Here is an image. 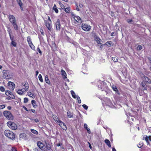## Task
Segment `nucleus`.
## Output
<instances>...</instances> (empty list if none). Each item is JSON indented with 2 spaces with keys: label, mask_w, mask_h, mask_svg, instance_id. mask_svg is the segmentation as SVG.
Returning <instances> with one entry per match:
<instances>
[{
  "label": "nucleus",
  "mask_w": 151,
  "mask_h": 151,
  "mask_svg": "<svg viewBox=\"0 0 151 151\" xmlns=\"http://www.w3.org/2000/svg\"><path fill=\"white\" fill-rule=\"evenodd\" d=\"M4 135L9 139H13L15 138V135L14 133L9 130H6L4 132Z\"/></svg>",
  "instance_id": "1"
},
{
  "label": "nucleus",
  "mask_w": 151,
  "mask_h": 151,
  "mask_svg": "<svg viewBox=\"0 0 151 151\" xmlns=\"http://www.w3.org/2000/svg\"><path fill=\"white\" fill-rule=\"evenodd\" d=\"M3 114L6 118L9 120H12L14 119L13 115L10 111H4L3 112Z\"/></svg>",
  "instance_id": "2"
},
{
  "label": "nucleus",
  "mask_w": 151,
  "mask_h": 151,
  "mask_svg": "<svg viewBox=\"0 0 151 151\" xmlns=\"http://www.w3.org/2000/svg\"><path fill=\"white\" fill-rule=\"evenodd\" d=\"M7 124L8 127L12 129L15 130L17 129V126L14 122L9 121L7 122Z\"/></svg>",
  "instance_id": "3"
},
{
  "label": "nucleus",
  "mask_w": 151,
  "mask_h": 151,
  "mask_svg": "<svg viewBox=\"0 0 151 151\" xmlns=\"http://www.w3.org/2000/svg\"><path fill=\"white\" fill-rule=\"evenodd\" d=\"M82 28L84 30L88 31L90 30L91 27L87 24H83L82 25Z\"/></svg>",
  "instance_id": "4"
},
{
  "label": "nucleus",
  "mask_w": 151,
  "mask_h": 151,
  "mask_svg": "<svg viewBox=\"0 0 151 151\" xmlns=\"http://www.w3.org/2000/svg\"><path fill=\"white\" fill-rule=\"evenodd\" d=\"M59 125L63 130H66L67 128L65 124L61 121H59Z\"/></svg>",
  "instance_id": "5"
},
{
  "label": "nucleus",
  "mask_w": 151,
  "mask_h": 151,
  "mask_svg": "<svg viewBox=\"0 0 151 151\" xmlns=\"http://www.w3.org/2000/svg\"><path fill=\"white\" fill-rule=\"evenodd\" d=\"M8 17L10 22L12 24L16 22V18L14 16L10 14L8 16Z\"/></svg>",
  "instance_id": "6"
},
{
  "label": "nucleus",
  "mask_w": 151,
  "mask_h": 151,
  "mask_svg": "<svg viewBox=\"0 0 151 151\" xmlns=\"http://www.w3.org/2000/svg\"><path fill=\"white\" fill-rule=\"evenodd\" d=\"M143 139H145L147 143V145H149L150 144L148 140H149L150 141H151V136H148L147 135H145L143 138Z\"/></svg>",
  "instance_id": "7"
},
{
  "label": "nucleus",
  "mask_w": 151,
  "mask_h": 151,
  "mask_svg": "<svg viewBox=\"0 0 151 151\" xmlns=\"http://www.w3.org/2000/svg\"><path fill=\"white\" fill-rule=\"evenodd\" d=\"M5 94L12 99H15V96L12 94V93L9 91H6L5 92Z\"/></svg>",
  "instance_id": "8"
},
{
  "label": "nucleus",
  "mask_w": 151,
  "mask_h": 151,
  "mask_svg": "<svg viewBox=\"0 0 151 151\" xmlns=\"http://www.w3.org/2000/svg\"><path fill=\"white\" fill-rule=\"evenodd\" d=\"M56 28L57 30H59L60 29L61 25L60 21L59 19H58L55 24Z\"/></svg>",
  "instance_id": "9"
},
{
  "label": "nucleus",
  "mask_w": 151,
  "mask_h": 151,
  "mask_svg": "<svg viewBox=\"0 0 151 151\" xmlns=\"http://www.w3.org/2000/svg\"><path fill=\"white\" fill-rule=\"evenodd\" d=\"M37 145L38 147L42 150H43L44 145L40 141H38L37 142Z\"/></svg>",
  "instance_id": "10"
},
{
  "label": "nucleus",
  "mask_w": 151,
  "mask_h": 151,
  "mask_svg": "<svg viewBox=\"0 0 151 151\" xmlns=\"http://www.w3.org/2000/svg\"><path fill=\"white\" fill-rule=\"evenodd\" d=\"M45 24L46 26L48 28V30L50 31L51 30L52 27L50 23L47 21L46 20H45Z\"/></svg>",
  "instance_id": "11"
},
{
  "label": "nucleus",
  "mask_w": 151,
  "mask_h": 151,
  "mask_svg": "<svg viewBox=\"0 0 151 151\" xmlns=\"http://www.w3.org/2000/svg\"><path fill=\"white\" fill-rule=\"evenodd\" d=\"M143 80L145 81L147 83H151L150 79L147 77L145 76L143 77Z\"/></svg>",
  "instance_id": "12"
},
{
  "label": "nucleus",
  "mask_w": 151,
  "mask_h": 151,
  "mask_svg": "<svg viewBox=\"0 0 151 151\" xmlns=\"http://www.w3.org/2000/svg\"><path fill=\"white\" fill-rule=\"evenodd\" d=\"M46 148L44 147L43 148V150L44 151H47V150H50L51 149L50 145L49 143H46Z\"/></svg>",
  "instance_id": "13"
},
{
  "label": "nucleus",
  "mask_w": 151,
  "mask_h": 151,
  "mask_svg": "<svg viewBox=\"0 0 151 151\" xmlns=\"http://www.w3.org/2000/svg\"><path fill=\"white\" fill-rule=\"evenodd\" d=\"M73 16L74 19L77 22H79V21L81 20V18L79 16L74 15H73Z\"/></svg>",
  "instance_id": "14"
},
{
  "label": "nucleus",
  "mask_w": 151,
  "mask_h": 151,
  "mask_svg": "<svg viewBox=\"0 0 151 151\" xmlns=\"http://www.w3.org/2000/svg\"><path fill=\"white\" fill-rule=\"evenodd\" d=\"M84 128L86 129L88 133L89 134L91 133V132L90 131V129L88 127V125L87 124L85 123L84 124Z\"/></svg>",
  "instance_id": "15"
},
{
  "label": "nucleus",
  "mask_w": 151,
  "mask_h": 151,
  "mask_svg": "<svg viewBox=\"0 0 151 151\" xmlns=\"http://www.w3.org/2000/svg\"><path fill=\"white\" fill-rule=\"evenodd\" d=\"M112 88L113 90L114 91H115L116 93H118L119 94V91L118 90L117 88L115 86H114V85H113L112 86Z\"/></svg>",
  "instance_id": "16"
},
{
  "label": "nucleus",
  "mask_w": 151,
  "mask_h": 151,
  "mask_svg": "<svg viewBox=\"0 0 151 151\" xmlns=\"http://www.w3.org/2000/svg\"><path fill=\"white\" fill-rule=\"evenodd\" d=\"M105 142L109 147H111L110 142L109 140L108 139H106L105 140Z\"/></svg>",
  "instance_id": "17"
},
{
  "label": "nucleus",
  "mask_w": 151,
  "mask_h": 151,
  "mask_svg": "<svg viewBox=\"0 0 151 151\" xmlns=\"http://www.w3.org/2000/svg\"><path fill=\"white\" fill-rule=\"evenodd\" d=\"M12 24L14 29L15 30H18V26L16 22L14 23H12Z\"/></svg>",
  "instance_id": "18"
},
{
  "label": "nucleus",
  "mask_w": 151,
  "mask_h": 151,
  "mask_svg": "<svg viewBox=\"0 0 151 151\" xmlns=\"http://www.w3.org/2000/svg\"><path fill=\"white\" fill-rule=\"evenodd\" d=\"M67 115L68 117L70 118H73V117L72 113L70 111H68L67 112Z\"/></svg>",
  "instance_id": "19"
},
{
  "label": "nucleus",
  "mask_w": 151,
  "mask_h": 151,
  "mask_svg": "<svg viewBox=\"0 0 151 151\" xmlns=\"http://www.w3.org/2000/svg\"><path fill=\"white\" fill-rule=\"evenodd\" d=\"M17 3H18L19 5L20 6L21 9L22 10V3L21 0H16Z\"/></svg>",
  "instance_id": "20"
},
{
  "label": "nucleus",
  "mask_w": 151,
  "mask_h": 151,
  "mask_svg": "<svg viewBox=\"0 0 151 151\" xmlns=\"http://www.w3.org/2000/svg\"><path fill=\"white\" fill-rule=\"evenodd\" d=\"M95 40L96 41V42L98 44H101V42L102 41L100 39L97 37H95Z\"/></svg>",
  "instance_id": "21"
},
{
  "label": "nucleus",
  "mask_w": 151,
  "mask_h": 151,
  "mask_svg": "<svg viewBox=\"0 0 151 151\" xmlns=\"http://www.w3.org/2000/svg\"><path fill=\"white\" fill-rule=\"evenodd\" d=\"M27 93L28 95L30 97H32L33 99L35 98V96L33 94L31 93V92H30L29 91L27 92Z\"/></svg>",
  "instance_id": "22"
},
{
  "label": "nucleus",
  "mask_w": 151,
  "mask_h": 151,
  "mask_svg": "<svg viewBox=\"0 0 151 151\" xmlns=\"http://www.w3.org/2000/svg\"><path fill=\"white\" fill-rule=\"evenodd\" d=\"M71 94L72 95V96L74 99H76L77 98V96H76L74 92L71 90L70 91Z\"/></svg>",
  "instance_id": "23"
},
{
  "label": "nucleus",
  "mask_w": 151,
  "mask_h": 151,
  "mask_svg": "<svg viewBox=\"0 0 151 151\" xmlns=\"http://www.w3.org/2000/svg\"><path fill=\"white\" fill-rule=\"evenodd\" d=\"M27 86H26V87H25L24 88H23L21 89H20L21 91H22L23 93H24L25 92L27 91L28 90V87H27Z\"/></svg>",
  "instance_id": "24"
},
{
  "label": "nucleus",
  "mask_w": 151,
  "mask_h": 151,
  "mask_svg": "<svg viewBox=\"0 0 151 151\" xmlns=\"http://www.w3.org/2000/svg\"><path fill=\"white\" fill-rule=\"evenodd\" d=\"M61 73L62 75L65 77V78H66L67 75L65 71L64 70L62 69L61 70Z\"/></svg>",
  "instance_id": "25"
},
{
  "label": "nucleus",
  "mask_w": 151,
  "mask_h": 151,
  "mask_svg": "<svg viewBox=\"0 0 151 151\" xmlns=\"http://www.w3.org/2000/svg\"><path fill=\"white\" fill-rule=\"evenodd\" d=\"M29 47L31 48L32 49L34 50H35V46H34L33 43H31L30 44H29Z\"/></svg>",
  "instance_id": "26"
},
{
  "label": "nucleus",
  "mask_w": 151,
  "mask_h": 151,
  "mask_svg": "<svg viewBox=\"0 0 151 151\" xmlns=\"http://www.w3.org/2000/svg\"><path fill=\"white\" fill-rule=\"evenodd\" d=\"M3 77L4 78H6V76L7 75V71L6 70H4L3 71Z\"/></svg>",
  "instance_id": "27"
},
{
  "label": "nucleus",
  "mask_w": 151,
  "mask_h": 151,
  "mask_svg": "<svg viewBox=\"0 0 151 151\" xmlns=\"http://www.w3.org/2000/svg\"><path fill=\"white\" fill-rule=\"evenodd\" d=\"M45 81L46 83H47L48 84H50V80L49 79L48 76H47L46 75L45 76Z\"/></svg>",
  "instance_id": "28"
},
{
  "label": "nucleus",
  "mask_w": 151,
  "mask_h": 151,
  "mask_svg": "<svg viewBox=\"0 0 151 151\" xmlns=\"http://www.w3.org/2000/svg\"><path fill=\"white\" fill-rule=\"evenodd\" d=\"M53 10H54L55 12L57 13H58V10L57 9L56 6L55 4H54V6H53Z\"/></svg>",
  "instance_id": "29"
},
{
  "label": "nucleus",
  "mask_w": 151,
  "mask_h": 151,
  "mask_svg": "<svg viewBox=\"0 0 151 151\" xmlns=\"http://www.w3.org/2000/svg\"><path fill=\"white\" fill-rule=\"evenodd\" d=\"M31 103L32 104V105L35 108H36V107L37 106L36 104V102L34 100H32L31 101Z\"/></svg>",
  "instance_id": "30"
},
{
  "label": "nucleus",
  "mask_w": 151,
  "mask_h": 151,
  "mask_svg": "<svg viewBox=\"0 0 151 151\" xmlns=\"http://www.w3.org/2000/svg\"><path fill=\"white\" fill-rule=\"evenodd\" d=\"M27 87H28V89H29V84L27 82H25L24 83H22V87L24 86L25 87H26V86H27Z\"/></svg>",
  "instance_id": "31"
},
{
  "label": "nucleus",
  "mask_w": 151,
  "mask_h": 151,
  "mask_svg": "<svg viewBox=\"0 0 151 151\" xmlns=\"http://www.w3.org/2000/svg\"><path fill=\"white\" fill-rule=\"evenodd\" d=\"M67 13H69L70 12V7H68L66 8H65V9H63Z\"/></svg>",
  "instance_id": "32"
},
{
  "label": "nucleus",
  "mask_w": 151,
  "mask_h": 151,
  "mask_svg": "<svg viewBox=\"0 0 151 151\" xmlns=\"http://www.w3.org/2000/svg\"><path fill=\"white\" fill-rule=\"evenodd\" d=\"M27 41L28 43V44H29L31 43H32V42L31 40V37L30 36H28L27 37Z\"/></svg>",
  "instance_id": "33"
},
{
  "label": "nucleus",
  "mask_w": 151,
  "mask_h": 151,
  "mask_svg": "<svg viewBox=\"0 0 151 151\" xmlns=\"http://www.w3.org/2000/svg\"><path fill=\"white\" fill-rule=\"evenodd\" d=\"M12 77V76L11 75L7 74L6 78V79H11Z\"/></svg>",
  "instance_id": "34"
},
{
  "label": "nucleus",
  "mask_w": 151,
  "mask_h": 151,
  "mask_svg": "<svg viewBox=\"0 0 151 151\" xmlns=\"http://www.w3.org/2000/svg\"><path fill=\"white\" fill-rule=\"evenodd\" d=\"M112 60L114 62H116L118 61V58L116 57H112Z\"/></svg>",
  "instance_id": "35"
},
{
  "label": "nucleus",
  "mask_w": 151,
  "mask_h": 151,
  "mask_svg": "<svg viewBox=\"0 0 151 151\" xmlns=\"http://www.w3.org/2000/svg\"><path fill=\"white\" fill-rule=\"evenodd\" d=\"M22 91H21V90H20V89H19L17 91V93L21 95H22L23 94H24V93H23Z\"/></svg>",
  "instance_id": "36"
},
{
  "label": "nucleus",
  "mask_w": 151,
  "mask_h": 151,
  "mask_svg": "<svg viewBox=\"0 0 151 151\" xmlns=\"http://www.w3.org/2000/svg\"><path fill=\"white\" fill-rule=\"evenodd\" d=\"M31 132L33 133H34V134H38V132L34 129H31Z\"/></svg>",
  "instance_id": "37"
},
{
  "label": "nucleus",
  "mask_w": 151,
  "mask_h": 151,
  "mask_svg": "<svg viewBox=\"0 0 151 151\" xmlns=\"http://www.w3.org/2000/svg\"><path fill=\"white\" fill-rule=\"evenodd\" d=\"M11 85L12 86L11 89L13 90H14V89L15 88V84L13 82H12Z\"/></svg>",
  "instance_id": "38"
},
{
  "label": "nucleus",
  "mask_w": 151,
  "mask_h": 151,
  "mask_svg": "<svg viewBox=\"0 0 151 151\" xmlns=\"http://www.w3.org/2000/svg\"><path fill=\"white\" fill-rule=\"evenodd\" d=\"M59 3L60 6L61 7L62 9H65V6L61 2H59Z\"/></svg>",
  "instance_id": "39"
},
{
  "label": "nucleus",
  "mask_w": 151,
  "mask_h": 151,
  "mask_svg": "<svg viewBox=\"0 0 151 151\" xmlns=\"http://www.w3.org/2000/svg\"><path fill=\"white\" fill-rule=\"evenodd\" d=\"M38 78L39 80L41 82H42L43 81V79L42 77V76L41 74H39L38 76Z\"/></svg>",
  "instance_id": "40"
},
{
  "label": "nucleus",
  "mask_w": 151,
  "mask_h": 151,
  "mask_svg": "<svg viewBox=\"0 0 151 151\" xmlns=\"http://www.w3.org/2000/svg\"><path fill=\"white\" fill-rule=\"evenodd\" d=\"M11 44L14 47H16V46L17 43L14 41H12L11 42Z\"/></svg>",
  "instance_id": "41"
},
{
  "label": "nucleus",
  "mask_w": 151,
  "mask_h": 151,
  "mask_svg": "<svg viewBox=\"0 0 151 151\" xmlns=\"http://www.w3.org/2000/svg\"><path fill=\"white\" fill-rule=\"evenodd\" d=\"M55 116V117L54 116L53 117L54 120H55V121L59 123V121H61V120H60V119H59L56 116Z\"/></svg>",
  "instance_id": "42"
},
{
  "label": "nucleus",
  "mask_w": 151,
  "mask_h": 151,
  "mask_svg": "<svg viewBox=\"0 0 151 151\" xmlns=\"http://www.w3.org/2000/svg\"><path fill=\"white\" fill-rule=\"evenodd\" d=\"M37 51L40 54V55H42V52L41 51L39 47H38L37 49Z\"/></svg>",
  "instance_id": "43"
},
{
  "label": "nucleus",
  "mask_w": 151,
  "mask_h": 151,
  "mask_svg": "<svg viewBox=\"0 0 151 151\" xmlns=\"http://www.w3.org/2000/svg\"><path fill=\"white\" fill-rule=\"evenodd\" d=\"M7 32L9 34V35H11V30L10 28L9 27H7Z\"/></svg>",
  "instance_id": "44"
},
{
  "label": "nucleus",
  "mask_w": 151,
  "mask_h": 151,
  "mask_svg": "<svg viewBox=\"0 0 151 151\" xmlns=\"http://www.w3.org/2000/svg\"><path fill=\"white\" fill-rule=\"evenodd\" d=\"M143 145V143L142 142H140L139 144V145H137V146L138 147L140 148L142 147Z\"/></svg>",
  "instance_id": "45"
},
{
  "label": "nucleus",
  "mask_w": 151,
  "mask_h": 151,
  "mask_svg": "<svg viewBox=\"0 0 151 151\" xmlns=\"http://www.w3.org/2000/svg\"><path fill=\"white\" fill-rule=\"evenodd\" d=\"M82 106L86 110H87L88 108V106L85 104L83 105Z\"/></svg>",
  "instance_id": "46"
},
{
  "label": "nucleus",
  "mask_w": 151,
  "mask_h": 151,
  "mask_svg": "<svg viewBox=\"0 0 151 151\" xmlns=\"http://www.w3.org/2000/svg\"><path fill=\"white\" fill-rule=\"evenodd\" d=\"M0 90L2 92H4L5 91V89L3 86H1L0 88Z\"/></svg>",
  "instance_id": "47"
},
{
  "label": "nucleus",
  "mask_w": 151,
  "mask_h": 151,
  "mask_svg": "<svg viewBox=\"0 0 151 151\" xmlns=\"http://www.w3.org/2000/svg\"><path fill=\"white\" fill-rule=\"evenodd\" d=\"M127 21L128 23H130L132 22L133 21L132 19H128L127 20Z\"/></svg>",
  "instance_id": "48"
},
{
  "label": "nucleus",
  "mask_w": 151,
  "mask_h": 151,
  "mask_svg": "<svg viewBox=\"0 0 151 151\" xmlns=\"http://www.w3.org/2000/svg\"><path fill=\"white\" fill-rule=\"evenodd\" d=\"M78 100V103L80 104L81 103V101L80 99V98L79 96H77V98Z\"/></svg>",
  "instance_id": "49"
},
{
  "label": "nucleus",
  "mask_w": 151,
  "mask_h": 151,
  "mask_svg": "<svg viewBox=\"0 0 151 151\" xmlns=\"http://www.w3.org/2000/svg\"><path fill=\"white\" fill-rule=\"evenodd\" d=\"M28 99L27 98H24V103H26L28 101Z\"/></svg>",
  "instance_id": "50"
},
{
  "label": "nucleus",
  "mask_w": 151,
  "mask_h": 151,
  "mask_svg": "<svg viewBox=\"0 0 151 151\" xmlns=\"http://www.w3.org/2000/svg\"><path fill=\"white\" fill-rule=\"evenodd\" d=\"M142 48V46L141 45H139L137 47V49L139 50H141Z\"/></svg>",
  "instance_id": "51"
},
{
  "label": "nucleus",
  "mask_w": 151,
  "mask_h": 151,
  "mask_svg": "<svg viewBox=\"0 0 151 151\" xmlns=\"http://www.w3.org/2000/svg\"><path fill=\"white\" fill-rule=\"evenodd\" d=\"M5 107V106L4 105H0V109H2Z\"/></svg>",
  "instance_id": "52"
},
{
  "label": "nucleus",
  "mask_w": 151,
  "mask_h": 151,
  "mask_svg": "<svg viewBox=\"0 0 151 151\" xmlns=\"http://www.w3.org/2000/svg\"><path fill=\"white\" fill-rule=\"evenodd\" d=\"M33 151H42V150H39L38 148H35L33 149Z\"/></svg>",
  "instance_id": "53"
},
{
  "label": "nucleus",
  "mask_w": 151,
  "mask_h": 151,
  "mask_svg": "<svg viewBox=\"0 0 151 151\" xmlns=\"http://www.w3.org/2000/svg\"><path fill=\"white\" fill-rule=\"evenodd\" d=\"M112 43V42L111 41H108L106 42V44L107 43L109 44L110 46H111V45Z\"/></svg>",
  "instance_id": "54"
},
{
  "label": "nucleus",
  "mask_w": 151,
  "mask_h": 151,
  "mask_svg": "<svg viewBox=\"0 0 151 151\" xmlns=\"http://www.w3.org/2000/svg\"><path fill=\"white\" fill-rule=\"evenodd\" d=\"M11 151H17L16 148L14 147H13L11 149Z\"/></svg>",
  "instance_id": "55"
},
{
  "label": "nucleus",
  "mask_w": 151,
  "mask_h": 151,
  "mask_svg": "<svg viewBox=\"0 0 151 151\" xmlns=\"http://www.w3.org/2000/svg\"><path fill=\"white\" fill-rule=\"evenodd\" d=\"M76 10L77 11H80V9H79L78 8V7L77 4H76Z\"/></svg>",
  "instance_id": "56"
},
{
  "label": "nucleus",
  "mask_w": 151,
  "mask_h": 151,
  "mask_svg": "<svg viewBox=\"0 0 151 151\" xmlns=\"http://www.w3.org/2000/svg\"><path fill=\"white\" fill-rule=\"evenodd\" d=\"M141 85L143 87H145V84L143 82H142L141 83Z\"/></svg>",
  "instance_id": "57"
},
{
  "label": "nucleus",
  "mask_w": 151,
  "mask_h": 151,
  "mask_svg": "<svg viewBox=\"0 0 151 151\" xmlns=\"http://www.w3.org/2000/svg\"><path fill=\"white\" fill-rule=\"evenodd\" d=\"M9 35L10 38V40H12V41H13V39H14V37L13 36L12 37L11 35Z\"/></svg>",
  "instance_id": "58"
},
{
  "label": "nucleus",
  "mask_w": 151,
  "mask_h": 151,
  "mask_svg": "<svg viewBox=\"0 0 151 151\" xmlns=\"http://www.w3.org/2000/svg\"><path fill=\"white\" fill-rule=\"evenodd\" d=\"M20 136L21 137H25V134L24 133L21 134H20Z\"/></svg>",
  "instance_id": "59"
},
{
  "label": "nucleus",
  "mask_w": 151,
  "mask_h": 151,
  "mask_svg": "<svg viewBox=\"0 0 151 151\" xmlns=\"http://www.w3.org/2000/svg\"><path fill=\"white\" fill-rule=\"evenodd\" d=\"M34 121L36 123L39 122V120L37 119H34Z\"/></svg>",
  "instance_id": "60"
},
{
  "label": "nucleus",
  "mask_w": 151,
  "mask_h": 151,
  "mask_svg": "<svg viewBox=\"0 0 151 151\" xmlns=\"http://www.w3.org/2000/svg\"><path fill=\"white\" fill-rule=\"evenodd\" d=\"M40 32L42 35H44V33L42 29H41V30H40Z\"/></svg>",
  "instance_id": "61"
},
{
  "label": "nucleus",
  "mask_w": 151,
  "mask_h": 151,
  "mask_svg": "<svg viewBox=\"0 0 151 151\" xmlns=\"http://www.w3.org/2000/svg\"><path fill=\"white\" fill-rule=\"evenodd\" d=\"M11 82H12L9 81L8 83V86H10L11 84Z\"/></svg>",
  "instance_id": "62"
},
{
  "label": "nucleus",
  "mask_w": 151,
  "mask_h": 151,
  "mask_svg": "<svg viewBox=\"0 0 151 151\" xmlns=\"http://www.w3.org/2000/svg\"><path fill=\"white\" fill-rule=\"evenodd\" d=\"M7 108L8 110H10L11 109L12 107L10 106H8L7 107Z\"/></svg>",
  "instance_id": "63"
},
{
  "label": "nucleus",
  "mask_w": 151,
  "mask_h": 151,
  "mask_svg": "<svg viewBox=\"0 0 151 151\" xmlns=\"http://www.w3.org/2000/svg\"><path fill=\"white\" fill-rule=\"evenodd\" d=\"M148 58L150 61V63H151V58L149 57Z\"/></svg>",
  "instance_id": "64"
}]
</instances>
